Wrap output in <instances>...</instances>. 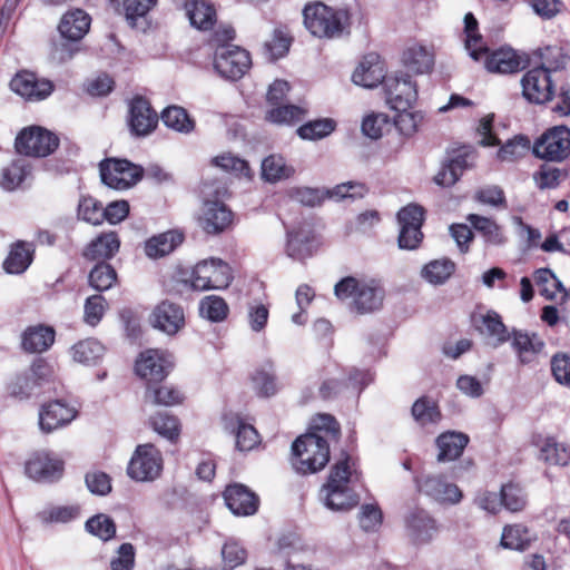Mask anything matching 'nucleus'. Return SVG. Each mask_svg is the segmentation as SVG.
Returning a JSON list of instances; mask_svg holds the SVG:
<instances>
[{"label": "nucleus", "instance_id": "obj_41", "mask_svg": "<svg viewBox=\"0 0 570 570\" xmlns=\"http://www.w3.org/2000/svg\"><path fill=\"white\" fill-rule=\"evenodd\" d=\"M466 219L488 244L500 246L505 243L502 228L493 219L476 214H470Z\"/></svg>", "mask_w": 570, "mask_h": 570}, {"label": "nucleus", "instance_id": "obj_17", "mask_svg": "<svg viewBox=\"0 0 570 570\" xmlns=\"http://www.w3.org/2000/svg\"><path fill=\"white\" fill-rule=\"evenodd\" d=\"M148 320L155 330L173 336L185 326V312L179 304L166 299L154 307Z\"/></svg>", "mask_w": 570, "mask_h": 570}, {"label": "nucleus", "instance_id": "obj_24", "mask_svg": "<svg viewBox=\"0 0 570 570\" xmlns=\"http://www.w3.org/2000/svg\"><path fill=\"white\" fill-rule=\"evenodd\" d=\"M224 499L235 515H252L258 509V498L243 484L228 485L224 492Z\"/></svg>", "mask_w": 570, "mask_h": 570}, {"label": "nucleus", "instance_id": "obj_26", "mask_svg": "<svg viewBox=\"0 0 570 570\" xmlns=\"http://www.w3.org/2000/svg\"><path fill=\"white\" fill-rule=\"evenodd\" d=\"M407 537L416 544L430 542L438 533L435 521L423 510L411 512L405 519Z\"/></svg>", "mask_w": 570, "mask_h": 570}, {"label": "nucleus", "instance_id": "obj_10", "mask_svg": "<svg viewBox=\"0 0 570 570\" xmlns=\"http://www.w3.org/2000/svg\"><path fill=\"white\" fill-rule=\"evenodd\" d=\"M533 154L549 161H562L570 155V129L566 126L549 129L534 142Z\"/></svg>", "mask_w": 570, "mask_h": 570}, {"label": "nucleus", "instance_id": "obj_6", "mask_svg": "<svg viewBox=\"0 0 570 570\" xmlns=\"http://www.w3.org/2000/svg\"><path fill=\"white\" fill-rule=\"evenodd\" d=\"M203 203L198 213V224L208 234H218L226 229L233 219L229 208L222 202L226 194L223 185L214 186L204 183L202 187Z\"/></svg>", "mask_w": 570, "mask_h": 570}, {"label": "nucleus", "instance_id": "obj_16", "mask_svg": "<svg viewBox=\"0 0 570 570\" xmlns=\"http://www.w3.org/2000/svg\"><path fill=\"white\" fill-rule=\"evenodd\" d=\"M77 415L78 411L75 406L62 400H55L40 407L38 424L41 432L48 434L69 425Z\"/></svg>", "mask_w": 570, "mask_h": 570}, {"label": "nucleus", "instance_id": "obj_21", "mask_svg": "<svg viewBox=\"0 0 570 570\" xmlns=\"http://www.w3.org/2000/svg\"><path fill=\"white\" fill-rule=\"evenodd\" d=\"M128 124L131 134L135 136H147L157 127L158 115L151 109L146 99L136 97L129 105Z\"/></svg>", "mask_w": 570, "mask_h": 570}, {"label": "nucleus", "instance_id": "obj_9", "mask_svg": "<svg viewBox=\"0 0 570 570\" xmlns=\"http://www.w3.org/2000/svg\"><path fill=\"white\" fill-rule=\"evenodd\" d=\"M174 366L173 355L165 350L148 348L139 354L135 363L136 374L151 383L163 381Z\"/></svg>", "mask_w": 570, "mask_h": 570}, {"label": "nucleus", "instance_id": "obj_37", "mask_svg": "<svg viewBox=\"0 0 570 570\" xmlns=\"http://www.w3.org/2000/svg\"><path fill=\"white\" fill-rule=\"evenodd\" d=\"M261 170L262 179L271 184L288 179L295 174L294 167L288 165L281 155H269L264 158Z\"/></svg>", "mask_w": 570, "mask_h": 570}, {"label": "nucleus", "instance_id": "obj_33", "mask_svg": "<svg viewBox=\"0 0 570 570\" xmlns=\"http://www.w3.org/2000/svg\"><path fill=\"white\" fill-rule=\"evenodd\" d=\"M521 67V57L511 48H500L485 58V68L490 72L513 73Z\"/></svg>", "mask_w": 570, "mask_h": 570}, {"label": "nucleus", "instance_id": "obj_18", "mask_svg": "<svg viewBox=\"0 0 570 570\" xmlns=\"http://www.w3.org/2000/svg\"><path fill=\"white\" fill-rule=\"evenodd\" d=\"M521 86L523 97L533 104H544L554 94L551 75L542 68L528 70L521 79Z\"/></svg>", "mask_w": 570, "mask_h": 570}, {"label": "nucleus", "instance_id": "obj_49", "mask_svg": "<svg viewBox=\"0 0 570 570\" xmlns=\"http://www.w3.org/2000/svg\"><path fill=\"white\" fill-rule=\"evenodd\" d=\"M31 261L30 248L24 243H17L4 261L3 268L9 274H21L31 264Z\"/></svg>", "mask_w": 570, "mask_h": 570}, {"label": "nucleus", "instance_id": "obj_60", "mask_svg": "<svg viewBox=\"0 0 570 570\" xmlns=\"http://www.w3.org/2000/svg\"><path fill=\"white\" fill-rule=\"evenodd\" d=\"M108 307L107 301L101 295L89 296L83 306V321L90 326H96L104 317Z\"/></svg>", "mask_w": 570, "mask_h": 570}, {"label": "nucleus", "instance_id": "obj_51", "mask_svg": "<svg viewBox=\"0 0 570 570\" xmlns=\"http://www.w3.org/2000/svg\"><path fill=\"white\" fill-rule=\"evenodd\" d=\"M80 515V505H51L39 513L41 521L47 523H67Z\"/></svg>", "mask_w": 570, "mask_h": 570}, {"label": "nucleus", "instance_id": "obj_23", "mask_svg": "<svg viewBox=\"0 0 570 570\" xmlns=\"http://www.w3.org/2000/svg\"><path fill=\"white\" fill-rule=\"evenodd\" d=\"M11 89L27 100H41L47 98L53 86L49 80L38 79L32 72H20L10 82Z\"/></svg>", "mask_w": 570, "mask_h": 570}, {"label": "nucleus", "instance_id": "obj_50", "mask_svg": "<svg viewBox=\"0 0 570 570\" xmlns=\"http://www.w3.org/2000/svg\"><path fill=\"white\" fill-rule=\"evenodd\" d=\"M161 120L166 127L178 132L188 134L194 129V121L181 107H167L161 112Z\"/></svg>", "mask_w": 570, "mask_h": 570}, {"label": "nucleus", "instance_id": "obj_29", "mask_svg": "<svg viewBox=\"0 0 570 570\" xmlns=\"http://www.w3.org/2000/svg\"><path fill=\"white\" fill-rule=\"evenodd\" d=\"M313 233L306 227H298L287 233L286 255L295 261H304L312 256L314 250Z\"/></svg>", "mask_w": 570, "mask_h": 570}, {"label": "nucleus", "instance_id": "obj_53", "mask_svg": "<svg viewBox=\"0 0 570 570\" xmlns=\"http://www.w3.org/2000/svg\"><path fill=\"white\" fill-rule=\"evenodd\" d=\"M89 285L96 291H107L117 281V273L110 264L99 263L89 273Z\"/></svg>", "mask_w": 570, "mask_h": 570}, {"label": "nucleus", "instance_id": "obj_34", "mask_svg": "<svg viewBox=\"0 0 570 570\" xmlns=\"http://www.w3.org/2000/svg\"><path fill=\"white\" fill-rule=\"evenodd\" d=\"M225 429L236 433V448L239 451H250L258 443L259 438L253 425L244 423L236 414L225 416Z\"/></svg>", "mask_w": 570, "mask_h": 570}, {"label": "nucleus", "instance_id": "obj_3", "mask_svg": "<svg viewBox=\"0 0 570 570\" xmlns=\"http://www.w3.org/2000/svg\"><path fill=\"white\" fill-rule=\"evenodd\" d=\"M336 297L350 301L352 312L364 315L374 313L383 306L385 291L375 279L356 278L347 276L334 287Z\"/></svg>", "mask_w": 570, "mask_h": 570}, {"label": "nucleus", "instance_id": "obj_12", "mask_svg": "<svg viewBox=\"0 0 570 570\" xmlns=\"http://www.w3.org/2000/svg\"><path fill=\"white\" fill-rule=\"evenodd\" d=\"M140 167L126 159H106L100 163V177L105 185L117 190L132 187L140 178Z\"/></svg>", "mask_w": 570, "mask_h": 570}, {"label": "nucleus", "instance_id": "obj_44", "mask_svg": "<svg viewBox=\"0 0 570 570\" xmlns=\"http://www.w3.org/2000/svg\"><path fill=\"white\" fill-rule=\"evenodd\" d=\"M145 401L153 405L174 406L184 401V395L171 385H149L146 390Z\"/></svg>", "mask_w": 570, "mask_h": 570}, {"label": "nucleus", "instance_id": "obj_4", "mask_svg": "<svg viewBox=\"0 0 570 570\" xmlns=\"http://www.w3.org/2000/svg\"><path fill=\"white\" fill-rule=\"evenodd\" d=\"M306 29L317 38L336 39L350 32L351 16L346 9H336L314 2L303 10Z\"/></svg>", "mask_w": 570, "mask_h": 570}, {"label": "nucleus", "instance_id": "obj_22", "mask_svg": "<svg viewBox=\"0 0 570 570\" xmlns=\"http://www.w3.org/2000/svg\"><path fill=\"white\" fill-rule=\"evenodd\" d=\"M421 492L440 503L458 504L463 498L462 491L454 483L446 482L440 475H429L417 482Z\"/></svg>", "mask_w": 570, "mask_h": 570}, {"label": "nucleus", "instance_id": "obj_62", "mask_svg": "<svg viewBox=\"0 0 570 570\" xmlns=\"http://www.w3.org/2000/svg\"><path fill=\"white\" fill-rule=\"evenodd\" d=\"M538 56L540 58V66L538 68L544 69L551 75L564 66V55L562 49L558 46H548L539 49Z\"/></svg>", "mask_w": 570, "mask_h": 570}, {"label": "nucleus", "instance_id": "obj_55", "mask_svg": "<svg viewBox=\"0 0 570 570\" xmlns=\"http://www.w3.org/2000/svg\"><path fill=\"white\" fill-rule=\"evenodd\" d=\"M199 313L208 321L222 322L228 314V306L222 297L209 295L200 301Z\"/></svg>", "mask_w": 570, "mask_h": 570}, {"label": "nucleus", "instance_id": "obj_39", "mask_svg": "<svg viewBox=\"0 0 570 570\" xmlns=\"http://www.w3.org/2000/svg\"><path fill=\"white\" fill-rule=\"evenodd\" d=\"M539 459L550 465H570V445L547 438L540 446Z\"/></svg>", "mask_w": 570, "mask_h": 570}, {"label": "nucleus", "instance_id": "obj_8", "mask_svg": "<svg viewBox=\"0 0 570 570\" xmlns=\"http://www.w3.org/2000/svg\"><path fill=\"white\" fill-rule=\"evenodd\" d=\"M233 281L229 265L219 258L199 262L193 269L190 285L197 291L224 289Z\"/></svg>", "mask_w": 570, "mask_h": 570}, {"label": "nucleus", "instance_id": "obj_35", "mask_svg": "<svg viewBox=\"0 0 570 570\" xmlns=\"http://www.w3.org/2000/svg\"><path fill=\"white\" fill-rule=\"evenodd\" d=\"M469 442L466 434L461 432H445L436 439L439 449L438 461L448 462L458 459Z\"/></svg>", "mask_w": 570, "mask_h": 570}, {"label": "nucleus", "instance_id": "obj_31", "mask_svg": "<svg viewBox=\"0 0 570 570\" xmlns=\"http://www.w3.org/2000/svg\"><path fill=\"white\" fill-rule=\"evenodd\" d=\"M55 342V331L49 326L36 325L24 330L21 347L28 353H42Z\"/></svg>", "mask_w": 570, "mask_h": 570}, {"label": "nucleus", "instance_id": "obj_1", "mask_svg": "<svg viewBox=\"0 0 570 570\" xmlns=\"http://www.w3.org/2000/svg\"><path fill=\"white\" fill-rule=\"evenodd\" d=\"M357 479L354 462L350 456L338 460L332 468L327 482L320 490L323 504L333 511H346L358 503V498L351 488Z\"/></svg>", "mask_w": 570, "mask_h": 570}, {"label": "nucleus", "instance_id": "obj_30", "mask_svg": "<svg viewBox=\"0 0 570 570\" xmlns=\"http://www.w3.org/2000/svg\"><path fill=\"white\" fill-rule=\"evenodd\" d=\"M119 247L120 240L115 232L102 233L87 245L83 257L89 261H106L111 258Z\"/></svg>", "mask_w": 570, "mask_h": 570}, {"label": "nucleus", "instance_id": "obj_43", "mask_svg": "<svg viewBox=\"0 0 570 570\" xmlns=\"http://www.w3.org/2000/svg\"><path fill=\"white\" fill-rule=\"evenodd\" d=\"M70 353L75 362L85 365H95L101 360L105 347L97 340L88 338L75 344Z\"/></svg>", "mask_w": 570, "mask_h": 570}, {"label": "nucleus", "instance_id": "obj_56", "mask_svg": "<svg viewBox=\"0 0 570 570\" xmlns=\"http://www.w3.org/2000/svg\"><path fill=\"white\" fill-rule=\"evenodd\" d=\"M530 149V140L525 136L519 135L508 140L498 151V158L501 161L512 163L523 156Z\"/></svg>", "mask_w": 570, "mask_h": 570}, {"label": "nucleus", "instance_id": "obj_58", "mask_svg": "<svg viewBox=\"0 0 570 570\" xmlns=\"http://www.w3.org/2000/svg\"><path fill=\"white\" fill-rule=\"evenodd\" d=\"M29 168L22 160L13 161L3 169L1 187L8 191L14 190L26 179Z\"/></svg>", "mask_w": 570, "mask_h": 570}, {"label": "nucleus", "instance_id": "obj_25", "mask_svg": "<svg viewBox=\"0 0 570 570\" xmlns=\"http://www.w3.org/2000/svg\"><path fill=\"white\" fill-rule=\"evenodd\" d=\"M385 79L384 66L375 53L365 56L352 75L353 82L364 88H374Z\"/></svg>", "mask_w": 570, "mask_h": 570}, {"label": "nucleus", "instance_id": "obj_52", "mask_svg": "<svg viewBox=\"0 0 570 570\" xmlns=\"http://www.w3.org/2000/svg\"><path fill=\"white\" fill-rule=\"evenodd\" d=\"M394 110L396 111L394 124L397 130L404 136H413L423 121V114L411 108Z\"/></svg>", "mask_w": 570, "mask_h": 570}, {"label": "nucleus", "instance_id": "obj_36", "mask_svg": "<svg viewBox=\"0 0 570 570\" xmlns=\"http://www.w3.org/2000/svg\"><path fill=\"white\" fill-rule=\"evenodd\" d=\"M183 234L169 230L149 238L145 244V253L149 258H160L170 254L183 243Z\"/></svg>", "mask_w": 570, "mask_h": 570}, {"label": "nucleus", "instance_id": "obj_40", "mask_svg": "<svg viewBox=\"0 0 570 570\" xmlns=\"http://www.w3.org/2000/svg\"><path fill=\"white\" fill-rule=\"evenodd\" d=\"M455 271V264L449 258L433 259L421 269V277L429 284L438 286L444 284Z\"/></svg>", "mask_w": 570, "mask_h": 570}, {"label": "nucleus", "instance_id": "obj_48", "mask_svg": "<svg viewBox=\"0 0 570 570\" xmlns=\"http://www.w3.org/2000/svg\"><path fill=\"white\" fill-rule=\"evenodd\" d=\"M307 110L295 105H276L266 112V119L277 125H293L305 118Z\"/></svg>", "mask_w": 570, "mask_h": 570}, {"label": "nucleus", "instance_id": "obj_7", "mask_svg": "<svg viewBox=\"0 0 570 570\" xmlns=\"http://www.w3.org/2000/svg\"><path fill=\"white\" fill-rule=\"evenodd\" d=\"M164 460L160 451L151 443L140 444L134 451L127 474L137 482H151L163 472Z\"/></svg>", "mask_w": 570, "mask_h": 570}, {"label": "nucleus", "instance_id": "obj_47", "mask_svg": "<svg viewBox=\"0 0 570 570\" xmlns=\"http://www.w3.org/2000/svg\"><path fill=\"white\" fill-rule=\"evenodd\" d=\"M253 389L259 396H272L277 392L276 376L272 363L256 368L252 375Z\"/></svg>", "mask_w": 570, "mask_h": 570}, {"label": "nucleus", "instance_id": "obj_42", "mask_svg": "<svg viewBox=\"0 0 570 570\" xmlns=\"http://www.w3.org/2000/svg\"><path fill=\"white\" fill-rule=\"evenodd\" d=\"M117 11L125 14L126 21L132 28L137 26L139 18L146 14L157 4V0H111Z\"/></svg>", "mask_w": 570, "mask_h": 570}, {"label": "nucleus", "instance_id": "obj_57", "mask_svg": "<svg viewBox=\"0 0 570 570\" xmlns=\"http://www.w3.org/2000/svg\"><path fill=\"white\" fill-rule=\"evenodd\" d=\"M335 129L332 119H320L306 122L297 129V135L305 140H318L328 136Z\"/></svg>", "mask_w": 570, "mask_h": 570}, {"label": "nucleus", "instance_id": "obj_38", "mask_svg": "<svg viewBox=\"0 0 570 570\" xmlns=\"http://www.w3.org/2000/svg\"><path fill=\"white\" fill-rule=\"evenodd\" d=\"M543 345V342L535 334L529 335L519 331L513 332L512 347L523 364L531 363Z\"/></svg>", "mask_w": 570, "mask_h": 570}, {"label": "nucleus", "instance_id": "obj_20", "mask_svg": "<svg viewBox=\"0 0 570 570\" xmlns=\"http://www.w3.org/2000/svg\"><path fill=\"white\" fill-rule=\"evenodd\" d=\"M472 324L493 347H499L509 341L510 334L501 316L494 311L472 315Z\"/></svg>", "mask_w": 570, "mask_h": 570}, {"label": "nucleus", "instance_id": "obj_28", "mask_svg": "<svg viewBox=\"0 0 570 570\" xmlns=\"http://www.w3.org/2000/svg\"><path fill=\"white\" fill-rule=\"evenodd\" d=\"M90 23L91 18L86 11L73 9L62 16L58 29L63 38L78 41L87 35Z\"/></svg>", "mask_w": 570, "mask_h": 570}, {"label": "nucleus", "instance_id": "obj_19", "mask_svg": "<svg viewBox=\"0 0 570 570\" xmlns=\"http://www.w3.org/2000/svg\"><path fill=\"white\" fill-rule=\"evenodd\" d=\"M476 153L468 147L459 149L446 164H444L433 180L442 187L453 186L465 170L474 167Z\"/></svg>", "mask_w": 570, "mask_h": 570}, {"label": "nucleus", "instance_id": "obj_14", "mask_svg": "<svg viewBox=\"0 0 570 570\" xmlns=\"http://www.w3.org/2000/svg\"><path fill=\"white\" fill-rule=\"evenodd\" d=\"M63 470V461L47 451L35 452L24 464L26 475L37 482L58 481Z\"/></svg>", "mask_w": 570, "mask_h": 570}, {"label": "nucleus", "instance_id": "obj_2", "mask_svg": "<svg viewBox=\"0 0 570 570\" xmlns=\"http://www.w3.org/2000/svg\"><path fill=\"white\" fill-rule=\"evenodd\" d=\"M235 31L232 27H224L215 31L210 45L214 48V68L226 79L242 78L252 65L249 53L232 45Z\"/></svg>", "mask_w": 570, "mask_h": 570}, {"label": "nucleus", "instance_id": "obj_5", "mask_svg": "<svg viewBox=\"0 0 570 570\" xmlns=\"http://www.w3.org/2000/svg\"><path fill=\"white\" fill-rule=\"evenodd\" d=\"M292 465L301 474L316 473L323 470L330 460L326 435L320 433L298 436L292 445Z\"/></svg>", "mask_w": 570, "mask_h": 570}, {"label": "nucleus", "instance_id": "obj_32", "mask_svg": "<svg viewBox=\"0 0 570 570\" xmlns=\"http://www.w3.org/2000/svg\"><path fill=\"white\" fill-rule=\"evenodd\" d=\"M183 7L190 24L199 30H207L216 21V10L206 0H183Z\"/></svg>", "mask_w": 570, "mask_h": 570}, {"label": "nucleus", "instance_id": "obj_61", "mask_svg": "<svg viewBox=\"0 0 570 570\" xmlns=\"http://www.w3.org/2000/svg\"><path fill=\"white\" fill-rule=\"evenodd\" d=\"M213 164L225 171H232L236 175L244 176L248 179L253 174L246 160L240 159L232 154H223L213 159Z\"/></svg>", "mask_w": 570, "mask_h": 570}, {"label": "nucleus", "instance_id": "obj_13", "mask_svg": "<svg viewBox=\"0 0 570 570\" xmlns=\"http://www.w3.org/2000/svg\"><path fill=\"white\" fill-rule=\"evenodd\" d=\"M400 225L399 246L402 249H415L422 242L421 232L424 222V209L417 204H409L397 213Z\"/></svg>", "mask_w": 570, "mask_h": 570}, {"label": "nucleus", "instance_id": "obj_27", "mask_svg": "<svg viewBox=\"0 0 570 570\" xmlns=\"http://www.w3.org/2000/svg\"><path fill=\"white\" fill-rule=\"evenodd\" d=\"M402 63L416 75H425L433 70L434 52L421 43H412L402 52Z\"/></svg>", "mask_w": 570, "mask_h": 570}, {"label": "nucleus", "instance_id": "obj_54", "mask_svg": "<svg viewBox=\"0 0 570 570\" xmlns=\"http://www.w3.org/2000/svg\"><path fill=\"white\" fill-rule=\"evenodd\" d=\"M149 425L164 439L176 442L179 436V424L175 416L158 413L149 419Z\"/></svg>", "mask_w": 570, "mask_h": 570}, {"label": "nucleus", "instance_id": "obj_45", "mask_svg": "<svg viewBox=\"0 0 570 570\" xmlns=\"http://www.w3.org/2000/svg\"><path fill=\"white\" fill-rule=\"evenodd\" d=\"M532 541L529 529L522 524L505 525L502 530L500 546L503 549L525 550Z\"/></svg>", "mask_w": 570, "mask_h": 570}, {"label": "nucleus", "instance_id": "obj_63", "mask_svg": "<svg viewBox=\"0 0 570 570\" xmlns=\"http://www.w3.org/2000/svg\"><path fill=\"white\" fill-rule=\"evenodd\" d=\"M86 529L91 534L107 541L114 538L116 525L114 521L106 514H97L86 522Z\"/></svg>", "mask_w": 570, "mask_h": 570}, {"label": "nucleus", "instance_id": "obj_11", "mask_svg": "<svg viewBox=\"0 0 570 570\" xmlns=\"http://www.w3.org/2000/svg\"><path fill=\"white\" fill-rule=\"evenodd\" d=\"M58 145L59 139L55 134L37 126L23 129L16 138L18 153L27 156L46 157L53 153Z\"/></svg>", "mask_w": 570, "mask_h": 570}, {"label": "nucleus", "instance_id": "obj_64", "mask_svg": "<svg viewBox=\"0 0 570 570\" xmlns=\"http://www.w3.org/2000/svg\"><path fill=\"white\" fill-rule=\"evenodd\" d=\"M223 569L233 570L247 558L246 550L236 541H227L222 548Z\"/></svg>", "mask_w": 570, "mask_h": 570}, {"label": "nucleus", "instance_id": "obj_46", "mask_svg": "<svg viewBox=\"0 0 570 570\" xmlns=\"http://www.w3.org/2000/svg\"><path fill=\"white\" fill-rule=\"evenodd\" d=\"M464 32H465V49L470 57L479 60L483 55H487V45L482 36L478 32V21L472 13H466L464 17Z\"/></svg>", "mask_w": 570, "mask_h": 570}, {"label": "nucleus", "instance_id": "obj_59", "mask_svg": "<svg viewBox=\"0 0 570 570\" xmlns=\"http://www.w3.org/2000/svg\"><path fill=\"white\" fill-rule=\"evenodd\" d=\"M501 507H504L511 512L521 511L527 503L525 495L522 489L517 484L502 485L500 491Z\"/></svg>", "mask_w": 570, "mask_h": 570}, {"label": "nucleus", "instance_id": "obj_15", "mask_svg": "<svg viewBox=\"0 0 570 570\" xmlns=\"http://www.w3.org/2000/svg\"><path fill=\"white\" fill-rule=\"evenodd\" d=\"M386 101L392 109L411 108L416 101L417 89L412 77L402 71L395 72L384 80Z\"/></svg>", "mask_w": 570, "mask_h": 570}]
</instances>
